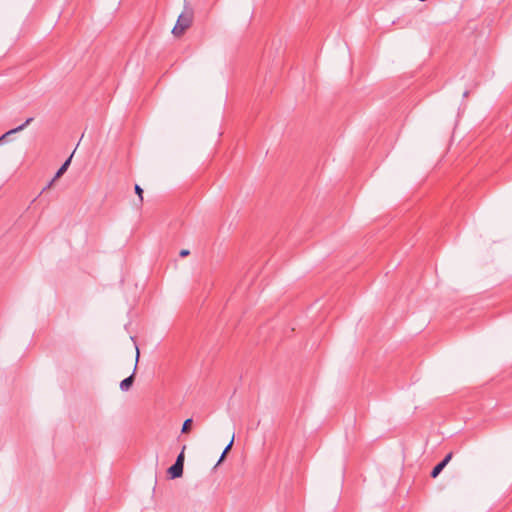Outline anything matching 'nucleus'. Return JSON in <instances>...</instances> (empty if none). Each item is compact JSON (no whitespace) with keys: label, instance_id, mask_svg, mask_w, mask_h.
<instances>
[{"label":"nucleus","instance_id":"4468645a","mask_svg":"<svg viewBox=\"0 0 512 512\" xmlns=\"http://www.w3.org/2000/svg\"><path fill=\"white\" fill-rule=\"evenodd\" d=\"M225 458H226V455H224L222 453L216 465H219L221 462H223Z\"/></svg>","mask_w":512,"mask_h":512},{"label":"nucleus","instance_id":"f03ea898","mask_svg":"<svg viewBox=\"0 0 512 512\" xmlns=\"http://www.w3.org/2000/svg\"><path fill=\"white\" fill-rule=\"evenodd\" d=\"M138 360H139V350H138V348H136V363H135L133 372L130 376L126 377L125 379H123L120 382V389L124 392L128 391L134 383Z\"/></svg>","mask_w":512,"mask_h":512},{"label":"nucleus","instance_id":"f257e3e1","mask_svg":"<svg viewBox=\"0 0 512 512\" xmlns=\"http://www.w3.org/2000/svg\"><path fill=\"white\" fill-rule=\"evenodd\" d=\"M193 15V9L185 1L184 11L178 16L177 22L172 29L174 36H181L191 26Z\"/></svg>","mask_w":512,"mask_h":512},{"label":"nucleus","instance_id":"20e7f679","mask_svg":"<svg viewBox=\"0 0 512 512\" xmlns=\"http://www.w3.org/2000/svg\"><path fill=\"white\" fill-rule=\"evenodd\" d=\"M33 120H34V118H33V117H29V118H27V119L25 120V122H24V123H22L21 125H19V126H17V127H15V128H13V129H11V130L7 131L6 133H4L2 136H0V144H2V143L6 140V138H7L8 136H10V135H12V134H15V133H18V132H20V131L24 130V129H25V127H27V126H28V125H29Z\"/></svg>","mask_w":512,"mask_h":512},{"label":"nucleus","instance_id":"7ed1b4c3","mask_svg":"<svg viewBox=\"0 0 512 512\" xmlns=\"http://www.w3.org/2000/svg\"><path fill=\"white\" fill-rule=\"evenodd\" d=\"M74 152L65 160V162L60 166V168L57 170L56 174L54 175L53 179L47 184L46 187H44L43 190H46L50 188L55 180L60 178L69 168L72 157Z\"/></svg>","mask_w":512,"mask_h":512},{"label":"nucleus","instance_id":"1a4fd4ad","mask_svg":"<svg viewBox=\"0 0 512 512\" xmlns=\"http://www.w3.org/2000/svg\"><path fill=\"white\" fill-rule=\"evenodd\" d=\"M134 190H135V193L139 197L140 203H142L143 202V189L138 184H136L134 187Z\"/></svg>","mask_w":512,"mask_h":512},{"label":"nucleus","instance_id":"ddd939ff","mask_svg":"<svg viewBox=\"0 0 512 512\" xmlns=\"http://www.w3.org/2000/svg\"><path fill=\"white\" fill-rule=\"evenodd\" d=\"M190 254V251L187 250V249H182L180 252H179V256L180 257H186Z\"/></svg>","mask_w":512,"mask_h":512},{"label":"nucleus","instance_id":"f8f14e48","mask_svg":"<svg viewBox=\"0 0 512 512\" xmlns=\"http://www.w3.org/2000/svg\"><path fill=\"white\" fill-rule=\"evenodd\" d=\"M452 452L448 453L441 461L440 463L446 467V465L450 462L451 458H452Z\"/></svg>","mask_w":512,"mask_h":512},{"label":"nucleus","instance_id":"6e6552de","mask_svg":"<svg viewBox=\"0 0 512 512\" xmlns=\"http://www.w3.org/2000/svg\"><path fill=\"white\" fill-rule=\"evenodd\" d=\"M185 449H186V446L184 445L182 447L181 452L178 454V456L176 458V461H175V463H178V464H180L182 466H184V460H185L184 451H185Z\"/></svg>","mask_w":512,"mask_h":512},{"label":"nucleus","instance_id":"0eeeda50","mask_svg":"<svg viewBox=\"0 0 512 512\" xmlns=\"http://www.w3.org/2000/svg\"><path fill=\"white\" fill-rule=\"evenodd\" d=\"M192 422H193L192 418L186 419L182 425L181 432L188 433L191 429Z\"/></svg>","mask_w":512,"mask_h":512},{"label":"nucleus","instance_id":"9d476101","mask_svg":"<svg viewBox=\"0 0 512 512\" xmlns=\"http://www.w3.org/2000/svg\"><path fill=\"white\" fill-rule=\"evenodd\" d=\"M233 443H234V434L232 435L230 442L228 443V445L224 448V450L222 452L224 455H227L229 453V451L231 450V448L233 446Z\"/></svg>","mask_w":512,"mask_h":512},{"label":"nucleus","instance_id":"423d86ee","mask_svg":"<svg viewBox=\"0 0 512 512\" xmlns=\"http://www.w3.org/2000/svg\"><path fill=\"white\" fill-rule=\"evenodd\" d=\"M445 467L439 462L438 464H436L433 469L431 470V473H430V476L432 478H436L438 477V475L442 472V470L444 469Z\"/></svg>","mask_w":512,"mask_h":512},{"label":"nucleus","instance_id":"2eb2a0df","mask_svg":"<svg viewBox=\"0 0 512 512\" xmlns=\"http://www.w3.org/2000/svg\"><path fill=\"white\" fill-rule=\"evenodd\" d=\"M468 95V91H465L463 96L466 97Z\"/></svg>","mask_w":512,"mask_h":512},{"label":"nucleus","instance_id":"9b49d317","mask_svg":"<svg viewBox=\"0 0 512 512\" xmlns=\"http://www.w3.org/2000/svg\"><path fill=\"white\" fill-rule=\"evenodd\" d=\"M452 452L448 453L441 461L440 463L446 467V465L450 462L451 458H452Z\"/></svg>","mask_w":512,"mask_h":512},{"label":"nucleus","instance_id":"39448f33","mask_svg":"<svg viewBox=\"0 0 512 512\" xmlns=\"http://www.w3.org/2000/svg\"><path fill=\"white\" fill-rule=\"evenodd\" d=\"M183 470H184V466H182L178 463H174L173 465H171L168 468L167 474L170 479H176V478H180L183 475Z\"/></svg>","mask_w":512,"mask_h":512}]
</instances>
